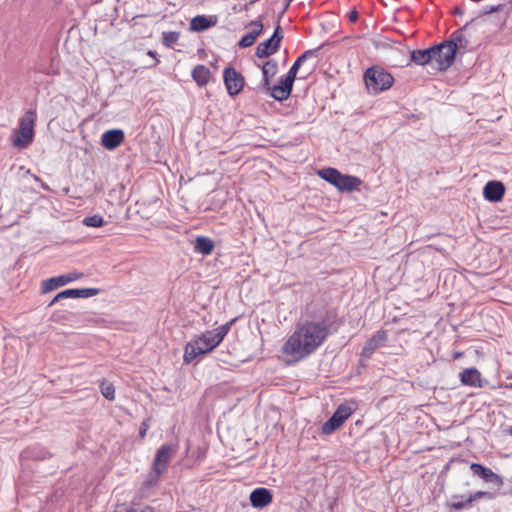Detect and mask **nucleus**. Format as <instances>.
Here are the masks:
<instances>
[{"label":"nucleus","instance_id":"f257e3e1","mask_svg":"<svg viewBox=\"0 0 512 512\" xmlns=\"http://www.w3.org/2000/svg\"><path fill=\"white\" fill-rule=\"evenodd\" d=\"M342 325L334 310L326 311L321 322L307 320L298 325L282 347L286 355L303 359L313 354Z\"/></svg>","mask_w":512,"mask_h":512},{"label":"nucleus","instance_id":"f03ea898","mask_svg":"<svg viewBox=\"0 0 512 512\" xmlns=\"http://www.w3.org/2000/svg\"><path fill=\"white\" fill-rule=\"evenodd\" d=\"M235 320L232 319L214 330H207L190 340L184 349V362L191 363L197 356L207 354L215 349L229 333Z\"/></svg>","mask_w":512,"mask_h":512},{"label":"nucleus","instance_id":"7ed1b4c3","mask_svg":"<svg viewBox=\"0 0 512 512\" xmlns=\"http://www.w3.org/2000/svg\"><path fill=\"white\" fill-rule=\"evenodd\" d=\"M37 120V113L29 109L19 119L18 127L12 131L11 143L18 150L28 148L33 142L35 131L34 126Z\"/></svg>","mask_w":512,"mask_h":512},{"label":"nucleus","instance_id":"20e7f679","mask_svg":"<svg viewBox=\"0 0 512 512\" xmlns=\"http://www.w3.org/2000/svg\"><path fill=\"white\" fill-rule=\"evenodd\" d=\"M364 82L369 93L377 95L393 85L394 77L384 68L372 66L365 71Z\"/></svg>","mask_w":512,"mask_h":512},{"label":"nucleus","instance_id":"39448f33","mask_svg":"<svg viewBox=\"0 0 512 512\" xmlns=\"http://www.w3.org/2000/svg\"><path fill=\"white\" fill-rule=\"evenodd\" d=\"M475 32V25L472 23H467L462 28L454 31L446 41L452 46V48H454L455 54L457 52L464 54L466 51H469L473 48L475 41H473L472 38Z\"/></svg>","mask_w":512,"mask_h":512},{"label":"nucleus","instance_id":"423d86ee","mask_svg":"<svg viewBox=\"0 0 512 512\" xmlns=\"http://www.w3.org/2000/svg\"><path fill=\"white\" fill-rule=\"evenodd\" d=\"M432 62L435 63V69L439 71L447 70L455 60L454 48L447 41H443L433 46Z\"/></svg>","mask_w":512,"mask_h":512},{"label":"nucleus","instance_id":"0eeeda50","mask_svg":"<svg viewBox=\"0 0 512 512\" xmlns=\"http://www.w3.org/2000/svg\"><path fill=\"white\" fill-rule=\"evenodd\" d=\"M353 413V408L346 404L338 406L333 415L323 423L321 427V433L324 435L332 434L349 418Z\"/></svg>","mask_w":512,"mask_h":512},{"label":"nucleus","instance_id":"6e6552de","mask_svg":"<svg viewBox=\"0 0 512 512\" xmlns=\"http://www.w3.org/2000/svg\"><path fill=\"white\" fill-rule=\"evenodd\" d=\"M282 39L283 35L281 34V26L278 24L272 36L258 44L255 53L256 56L258 58H267L274 54L279 49Z\"/></svg>","mask_w":512,"mask_h":512},{"label":"nucleus","instance_id":"1a4fd4ad","mask_svg":"<svg viewBox=\"0 0 512 512\" xmlns=\"http://www.w3.org/2000/svg\"><path fill=\"white\" fill-rule=\"evenodd\" d=\"M224 83L230 96L238 95L245 84V79L241 73L237 72L233 67H226L223 71Z\"/></svg>","mask_w":512,"mask_h":512},{"label":"nucleus","instance_id":"9d476101","mask_svg":"<svg viewBox=\"0 0 512 512\" xmlns=\"http://www.w3.org/2000/svg\"><path fill=\"white\" fill-rule=\"evenodd\" d=\"M294 81L295 78L287 73L285 76L280 78L278 84L270 86L267 94L277 101L287 100L293 90Z\"/></svg>","mask_w":512,"mask_h":512},{"label":"nucleus","instance_id":"9b49d317","mask_svg":"<svg viewBox=\"0 0 512 512\" xmlns=\"http://www.w3.org/2000/svg\"><path fill=\"white\" fill-rule=\"evenodd\" d=\"M388 340L386 330H378L365 343L361 351V357L369 359L372 354L380 347H383Z\"/></svg>","mask_w":512,"mask_h":512},{"label":"nucleus","instance_id":"f8f14e48","mask_svg":"<svg viewBox=\"0 0 512 512\" xmlns=\"http://www.w3.org/2000/svg\"><path fill=\"white\" fill-rule=\"evenodd\" d=\"M82 275H83L82 273H68V274L59 275V276L51 277L47 280H44L42 282V287H41L42 293L51 292L61 286H64L70 282H73V281L79 279L80 277H82Z\"/></svg>","mask_w":512,"mask_h":512},{"label":"nucleus","instance_id":"ddd939ff","mask_svg":"<svg viewBox=\"0 0 512 512\" xmlns=\"http://www.w3.org/2000/svg\"><path fill=\"white\" fill-rule=\"evenodd\" d=\"M278 65L275 60H268L261 68L262 70V81L257 85L256 90L261 93H268L270 89L271 78L277 73Z\"/></svg>","mask_w":512,"mask_h":512},{"label":"nucleus","instance_id":"4468645a","mask_svg":"<svg viewBox=\"0 0 512 512\" xmlns=\"http://www.w3.org/2000/svg\"><path fill=\"white\" fill-rule=\"evenodd\" d=\"M125 140V134L122 129H110L101 136V145L107 150H115Z\"/></svg>","mask_w":512,"mask_h":512},{"label":"nucleus","instance_id":"2eb2a0df","mask_svg":"<svg viewBox=\"0 0 512 512\" xmlns=\"http://www.w3.org/2000/svg\"><path fill=\"white\" fill-rule=\"evenodd\" d=\"M262 18L263 16H259L258 19L253 20L248 24V27H253V29L240 39V41L238 42V46L240 48H247L254 44L257 37L263 31Z\"/></svg>","mask_w":512,"mask_h":512},{"label":"nucleus","instance_id":"dca6fc26","mask_svg":"<svg viewBox=\"0 0 512 512\" xmlns=\"http://www.w3.org/2000/svg\"><path fill=\"white\" fill-rule=\"evenodd\" d=\"M504 193V184L496 180L487 182L483 188V196L489 202H499L502 200Z\"/></svg>","mask_w":512,"mask_h":512},{"label":"nucleus","instance_id":"f3484780","mask_svg":"<svg viewBox=\"0 0 512 512\" xmlns=\"http://www.w3.org/2000/svg\"><path fill=\"white\" fill-rule=\"evenodd\" d=\"M174 453V449L169 444H163L156 452L153 467L165 472L167 470L168 463Z\"/></svg>","mask_w":512,"mask_h":512},{"label":"nucleus","instance_id":"a211bd4d","mask_svg":"<svg viewBox=\"0 0 512 512\" xmlns=\"http://www.w3.org/2000/svg\"><path fill=\"white\" fill-rule=\"evenodd\" d=\"M250 502L254 508H264L272 503V492L263 487L254 489L250 494Z\"/></svg>","mask_w":512,"mask_h":512},{"label":"nucleus","instance_id":"6ab92c4d","mask_svg":"<svg viewBox=\"0 0 512 512\" xmlns=\"http://www.w3.org/2000/svg\"><path fill=\"white\" fill-rule=\"evenodd\" d=\"M470 469L474 475L480 477L487 483H493L497 485L502 483L501 477L499 475L494 473L491 469L483 466L482 464L472 463Z\"/></svg>","mask_w":512,"mask_h":512},{"label":"nucleus","instance_id":"aec40b11","mask_svg":"<svg viewBox=\"0 0 512 512\" xmlns=\"http://www.w3.org/2000/svg\"><path fill=\"white\" fill-rule=\"evenodd\" d=\"M163 474L161 470H158L152 466V472L148 474L147 479L142 483L138 490L139 498H146L150 495V490L158 485L160 476Z\"/></svg>","mask_w":512,"mask_h":512},{"label":"nucleus","instance_id":"412c9836","mask_svg":"<svg viewBox=\"0 0 512 512\" xmlns=\"http://www.w3.org/2000/svg\"><path fill=\"white\" fill-rule=\"evenodd\" d=\"M217 23L216 16L197 15L190 21V30L195 32H203Z\"/></svg>","mask_w":512,"mask_h":512},{"label":"nucleus","instance_id":"4be33fe9","mask_svg":"<svg viewBox=\"0 0 512 512\" xmlns=\"http://www.w3.org/2000/svg\"><path fill=\"white\" fill-rule=\"evenodd\" d=\"M99 293V289L97 288H71L66 289L58 293V298L68 299V298H89L95 296Z\"/></svg>","mask_w":512,"mask_h":512},{"label":"nucleus","instance_id":"5701e85b","mask_svg":"<svg viewBox=\"0 0 512 512\" xmlns=\"http://www.w3.org/2000/svg\"><path fill=\"white\" fill-rule=\"evenodd\" d=\"M338 179L339 180L335 187L342 192H352L357 190L362 183L358 177L352 175H344L342 173H340Z\"/></svg>","mask_w":512,"mask_h":512},{"label":"nucleus","instance_id":"b1692460","mask_svg":"<svg viewBox=\"0 0 512 512\" xmlns=\"http://www.w3.org/2000/svg\"><path fill=\"white\" fill-rule=\"evenodd\" d=\"M460 380L463 385L471 387H482L481 373L476 368L464 369L460 373Z\"/></svg>","mask_w":512,"mask_h":512},{"label":"nucleus","instance_id":"393cba45","mask_svg":"<svg viewBox=\"0 0 512 512\" xmlns=\"http://www.w3.org/2000/svg\"><path fill=\"white\" fill-rule=\"evenodd\" d=\"M433 46L428 49H416L411 51V61L417 65L424 66L426 64H432V53Z\"/></svg>","mask_w":512,"mask_h":512},{"label":"nucleus","instance_id":"a878e982","mask_svg":"<svg viewBox=\"0 0 512 512\" xmlns=\"http://www.w3.org/2000/svg\"><path fill=\"white\" fill-rule=\"evenodd\" d=\"M215 247L212 239L205 236H197L194 243V251L202 255H210Z\"/></svg>","mask_w":512,"mask_h":512},{"label":"nucleus","instance_id":"bb28decb","mask_svg":"<svg viewBox=\"0 0 512 512\" xmlns=\"http://www.w3.org/2000/svg\"><path fill=\"white\" fill-rule=\"evenodd\" d=\"M210 75L211 73L209 68L202 64L196 65L192 70V78L200 87L208 84Z\"/></svg>","mask_w":512,"mask_h":512},{"label":"nucleus","instance_id":"cd10ccee","mask_svg":"<svg viewBox=\"0 0 512 512\" xmlns=\"http://www.w3.org/2000/svg\"><path fill=\"white\" fill-rule=\"evenodd\" d=\"M472 499L469 495H452L448 503L450 511H460L471 507Z\"/></svg>","mask_w":512,"mask_h":512},{"label":"nucleus","instance_id":"c85d7f7f","mask_svg":"<svg viewBox=\"0 0 512 512\" xmlns=\"http://www.w3.org/2000/svg\"><path fill=\"white\" fill-rule=\"evenodd\" d=\"M315 50H307L304 53H302L293 63V65L290 67L289 71L287 72L289 75H291L293 78L296 79L298 70L300 66L309 58L313 57L315 55Z\"/></svg>","mask_w":512,"mask_h":512},{"label":"nucleus","instance_id":"c756f323","mask_svg":"<svg viewBox=\"0 0 512 512\" xmlns=\"http://www.w3.org/2000/svg\"><path fill=\"white\" fill-rule=\"evenodd\" d=\"M341 172H339L336 168H324L318 171V175L321 179L327 181L333 186L337 185L338 178Z\"/></svg>","mask_w":512,"mask_h":512},{"label":"nucleus","instance_id":"7c9ffc66","mask_svg":"<svg viewBox=\"0 0 512 512\" xmlns=\"http://www.w3.org/2000/svg\"><path fill=\"white\" fill-rule=\"evenodd\" d=\"M180 37V33L176 31H168L162 33V44L165 47L171 48Z\"/></svg>","mask_w":512,"mask_h":512},{"label":"nucleus","instance_id":"2f4dec72","mask_svg":"<svg viewBox=\"0 0 512 512\" xmlns=\"http://www.w3.org/2000/svg\"><path fill=\"white\" fill-rule=\"evenodd\" d=\"M83 224L88 227H101L104 224V219L100 215L88 216L83 219Z\"/></svg>","mask_w":512,"mask_h":512},{"label":"nucleus","instance_id":"473e14b6","mask_svg":"<svg viewBox=\"0 0 512 512\" xmlns=\"http://www.w3.org/2000/svg\"><path fill=\"white\" fill-rule=\"evenodd\" d=\"M101 393L108 400H114L115 398V388L111 383L103 381L101 383Z\"/></svg>","mask_w":512,"mask_h":512},{"label":"nucleus","instance_id":"72a5a7b5","mask_svg":"<svg viewBox=\"0 0 512 512\" xmlns=\"http://www.w3.org/2000/svg\"><path fill=\"white\" fill-rule=\"evenodd\" d=\"M125 512H155V511H154V508H152L151 506H148V505L141 506L138 504H132L131 506H129L126 509Z\"/></svg>","mask_w":512,"mask_h":512},{"label":"nucleus","instance_id":"f704fd0d","mask_svg":"<svg viewBox=\"0 0 512 512\" xmlns=\"http://www.w3.org/2000/svg\"><path fill=\"white\" fill-rule=\"evenodd\" d=\"M488 493L487 492H483V491H478L474 494H469L470 498L472 499V502L477 500V499H480L484 496H486Z\"/></svg>","mask_w":512,"mask_h":512},{"label":"nucleus","instance_id":"c9c22d12","mask_svg":"<svg viewBox=\"0 0 512 512\" xmlns=\"http://www.w3.org/2000/svg\"><path fill=\"white\" fill-rule=\"evenodd\" d=\"M147 55L152 57L154 59V63L152 65H150L149 67H155L158 63H159V60L157 59V53L156 51L154 50H149L147 52Z\"/></svg>","mask_w":512,"mask_h":512},{"label":"nucleus","instance_id":"e433bc0d","mask_svg":"<svg viewBox=\"0 0 512 512\" xmlns=\"http://www.w3.org/2000/svg\"><path fill=\"white\" fill-rule=\"evenodd\" d=\"M348 19H349L350 22H356L357 19H358V12H357V10L354 9L351 12H349Z\"/></svg>","mask_w":512,"mask_h":512},{"label":"nucleus","instance_id":"4c0bfd02","mask_svg":"<svg viewBox=\"0 0 512 512\" xmlns=\"http://www.w3.org/2000/svg\"><path fill=\"white\" fill-rule=\"evenodd\" d=\"M147 429H148V425L146 424V422H143L140 427V430H139V436L141 438L145 437Z\"/></svg>","mask_w":512,"mask_h":512},{"label":"nucleus","instance_id":"58836bf2","mask_svg":"<svg viewBox=\"0 0 512 512\" xmlns=\"http://www.w3.org/2000/svg\"><path fill=\"white\" fill-rule=\"evenodd\" d=\"M52 318L54 321H60L62 319H65V316L64 314L57 312L53 314Z\"/></svg>","mask_w":512,"mask_h":512},{"label":"nucleus","instance_id":"ea45409f","mask_svg":"<svg viewBox=\"0 0 512 512\" xmlns=\"http://www.w3.org/2000/svg\"><path fill=\"white\" fill-rule=\"evenodd\" d=\"M62 300V298H58V294L52 299V301L49 303V306L54 305L58 301Z\"/></svg>","mask_w":512,"mask_h":512},{"label":"nucleus","instance_id":"a19ab883","mask_svg":"<svg viewBox=\"0 0 512 512\" xmlns=\"http://www.w3.org/2000/svg\"><path fill=\"white\" fill-rule=\"evenodd\" d=\"M505 431L508 435L512 436V426H508Z\"/></svg>","mask_w":512,"mask_h":512},{"label":"nucleus","instance_id":"79ce46f5","mask_svg":"<svg viewBox=\"0 0 512 512\" xmlns=\"http://www.w3.org/2000/svg\"><path fill=\"white\" fill-rule=\"evenodd\" d=\"M504 387L507 389H512V383L505 384Z\"/></svg>","mask_w":512,"mask_h":512},{"label":"nucleus","instance_id":"37998d69","mask_svg":"<svg viewBox=\"0 0 512 512\" xmlns=\"http://www.w3.org/2000/svg\"><path fill=\"white\" fill-rule=\"evenodd\" d=\"M455 13H457V14L461 15V14H462V11H461L459 8H457V9L455 10Z\"/></svg>","mask_w":512,"mask_h":512},{"label":"nucleus","instance_id":"c03bdc74","mask_svg":"<svg viewBox=\"0 0 512 512\" xmlns=\"http://www.w3.org/2000/svg\"><path fill=\"white\" fill-rule=\"evenodd\" d=\"M42 187L45 189V190H48V186L45 184V183H42Z\"/></svg>","mask_w":512,"mask_h":512},{"label":"nucleus","instance_id":"a18cd8bd","mask_svg":"<svg viewBox=\"0 0 512 512\" xmlns=\"http://www.w3.org/2000/svg\"><path fill=\"white\" fill-rule=\"evenodd\" d=\"M285 1H286V6H289V4H290V2H291L292 0H285Z\"/></svg>","mask_w":512,"mask_h":512}]
</instances>
